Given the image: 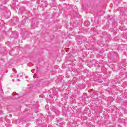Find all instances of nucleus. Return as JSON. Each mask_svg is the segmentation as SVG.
<instances>
[{
  "mask_svg": "<svg viewBox=\"0 0 127 127\" xmlns=\"http://www.w3.org/2000/svg\"><path fill=\"white\" fill-rule=\"evenodd\" d=\"M84 40H86V38H84L83 36H79V38L77 39L78 44H82Z\"/></svg>",
  "mask_w": 127,
  "mask_h": 127,
  "instance_id": "obj_1",
  "label": "nucleus"
},
{
  "mask_svg": "<svg viewBox=\"0 0 127 127\" xmlns=\"http://www.w3.org/2000/svg\"><path fill=\"white\" fill-rule=\"evenodd\" d=\"M10 37L12 38H17V32H13V33L10 35Z\"/></svg>",
  "mask_w": 127,
  "mask_h": 127,
  "instance_id": "obj_2",
  "label": "nucleus"
},
{
  "mask_svg": "<svg viewBox=\"0 0 127 127\" xmlns=\"http://www.w3.org/2000/svg\"><path fill=\"white\" fill-rule=\"evenodd\" d=\"M32 26H33V28H35L37 27V23L36 22H32L31 24Z\"/></svg>",
  "mask_w": 127,
  "mask_h": 127,
  "instance_id": "obj_3",
  "label": "nucleus"
},
{
  "mask_svg": "<svg viewBox=\"0 0 127 127\" xmlns=\"http://www.w3.org/2000/svg\"><path fill=\"white\" fill-rule=\"evenodd\" d=\"M78 87L80 88V89H81V90L83 89H85V85L84 84H79L78 85Z\"/></svg>",
  "mask_w": 127,
  "mask_h": 127,
  "instance_id": "obj_4",
  "label": "nucleus"
},
{
  "mask_svg": "<svg viewBox=\"0 0 127 127\" xmlns=\"http://www.w3.org/2000/svg\"><path fill=\"white\" fill-rule=\"evenodd\" d=\"M25 22H26V20H25V19H24L22 21V24H24V23H25Z\"/></svg>",
  "mask_w": 127,
  "mask_h": 127,
  "instance_id": "obj_5",
  "label": "nucleus"
},
{
  "mask_svg": "<svg viewBox=\"0 0 127 127\" xmlns=\"http://www.w3.org/2000/svg\"><path fill=\"white\" fill-rule=\"evenodd\" d=\"M12 70L13 71V72H14L16 74L17 73V71H16V70H15V69L13 68Z\"/></svg>",
  "mask_w": 127,
  "mask_h": 127,
  "instance_id": "obj_6",
  "label": "nucleus"
},
{
  "mask_svg": "<svg viewBox=\"0 0 127 127\" xmlns=\"http://www.w3.org/2000/svg\"><path fill=\"white\" fill-rule=\"evenodd\" d=\"M13 94H14V95L16 94V92H14V93L12 94V95H13Z\"/></svg>",
  "mask_w": 127,
  "mask_h": 127,
  "instance_id": "obj_7",
  "label": "nucleus"
},
{
  "mask_svg": "<svg viewBox=\"0 0 127 127\" xmlns=\"http://www.w3.org/2000/svg\"><path fill=\"white\" fill-rule=\"evenodd\" d=\"M18 82L20 81V79H18Z\"/></svg>",
  "mask_w": 127,
  "mask_h": 127,
  "instance_id": "obj_8",
  "label": "nucleus"
},
{
  "mask_svg": "<svg viewBox=\"0 0 127 127\" xmlns=\"http://www.w3.org/2000/svg\"><path fill=\"white\" fill-rule=\"evenodd\" d=\"M52 1H54L55 0H51Z\"/></svg>",
  "mask_w": 127,
  "mask_h": 127,
  "instance_id": "obj_9",
  "label": "nucleus"
},
{
  "mask_svg": "<svg viewBox=\"0 0 127 127\" xmlns=\"http://www.w3.org/2000/svg\"><path fill=\"white\" fill-rule=\"evenodd\" d=\"M63 1H64V0H62Z\"/></svg>",
  "mask_w": 127,
  "mask_h": 127,
  "instance_id": "obj_10",
  "label": "nucleus"
},
{
  "mask_svg": "<svg viewBox=\"0 0 127 127\" xmlns=\"http://www.w3.org/2000/svg\"><path fill=\"white\" fill-rule=\"evenodd\" d=\"M6 43H9V42H7Z\"/></svg>",
  "mask_w": 127,
  "mask_h": 127,
  "instance_id": "obj_11",
  "label": "nucleus"
}]
</instances>
